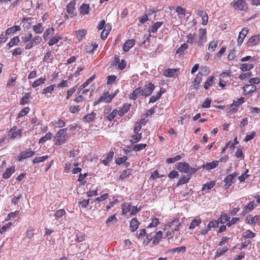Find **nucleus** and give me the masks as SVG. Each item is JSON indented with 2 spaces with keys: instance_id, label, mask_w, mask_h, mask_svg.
I'll list each match as a JSON object with an SVG mask.
<instances>
[{
  "instance_id": "1",
  "label": "nucleus",
  "mask_w": 260,
  "mask_h": 260,
  "mask_svg": "<svg viewBox=\"0 0 260 260\" xmlns=\"http://www.w3.org/2000/svg\"><path fill=\"white\" fill-rule=\"evenodd\" d=\"M249 84L245 85L243 87V94L247 95L252 93L256 90V87L255 85L260 83V78L258 77H254L249 79Z\"/></svg>"
},
{
  "instance_id": "13",
  "label": "nucleus",
  "mask_w": 260,
  "mask_h": 260,
  "mask_svg": "<svg viewBox=\"0 0 260 260\" xmlns=\"http://www.w3.org/2000/svg\"><path fill=\"white\" fill-rule=\"evenodd\" d=\"M177 169L180 172L188 173L189 171V165L185 161L180 162L177 164Z\"/></svg>"
},
{
  "instance_id": "49",
  "label": "nucleus",
  "mask_w": 260,
  "mask_h": 260,
  "mask_svg": "<svg viewBox=\"0 0 260 260\" xmlns=\"http://www.w3.org/2000/svg\"><path fill=\"white\" fill-rule=\"evenodd\" d=\"M52 134L50 132L47 133L44 137L41 138L39 139V143L43 144L46 142L47 140L51 139L52 138Z\"/></svg>"
},
{
  "instance_id": "33",
  "label": "nucleus",
  "mask_w": 260,
  "mask_h": 260,
  "mask_svg": "<svg viewBox=\"0 0 260 260\" xmlns=\"http://www.w3.org/2000/svg\"><path fill=\"white\" fill-rule=\"evenodd\" d=\"M31 96V93L28 92L25 93L24 96H23L21 99L20 100V104L21 105H24L28 103L30 101L29 99Z\"/></svg>"
},
{
  "instance_id": "41",
  "label": "nucleus",
  "mask_w": 260,
  "mask_h": 260,
  "mask_svg": "<svg viewBox=\"0 0 260 260\" xmlns=\"http://www.w3.org/2000/svg\"><path fill=\"white\" fill-rule=\"evenodd\" d=\"M202 223V220L200 218H196L194 219L189 226V229L190 230L194 229L196 227L199 226V225Z\"/></svg>"
},
{
  "instance_id": "31",
  "label": "nucleus",
  "mask_w": 260,
  "mask_h": 260,
  "mask_svg": "<svg viewBox=\"0 0 260 260\" xmlns=\"http://www.w3.org/2000/svg\"><path fill=\"white\" fill-rule=\"evenodd\" d=\"M89 6L88 4H83L79 8L80 14L84 15H87L89 13Z\"/></svg>"
},
{
  "instance_id": "30",
  "label": "nucleus",
  "mask_w": 260,
  "mask_h": 260,
  "mask_svg": "<svg viewBox=\"0 0 260 260\" xmlns=\"http://www.w3.org/2000/svg\"><path fill=\"white\" fill-rule=\"evenodd\" d=\"M254 208V202L251 201L245 207L243 211V214H245L251 211H252Z\"/></svg>"
},
{
  "instance_id": "7",
  "label": "nucleus",
  "mask_w": 260,
  "mask_h": 260,
  "mask_svg": "<svg viewBox=\"0 0 260 260\" xmlns=\"http://www.w3.org/2000/svg\"><path fill=\"white\" fill-rule=\"evenodd\" d=\"M115 94H109L108 92H104L96 102V104L102 102L110 103L115 97Z\"/></svg>"
},
{
  "instance_id": "25",
  "label": "nucleus",
  "mask_w": 260,
  "mask_h": 260,
  "mask_svg": "<svg viewBox=\"0 0 260 260\" xmlns=\"http://www.w3.org/2000/svg\"><path fill=\"white\" fill-rule=\"evenodd\" d=\"M96 116V114L93 112L91 113L86 115L83 118V120L85 122H92L94 120Z\"/></svg>"
},
{
  "instance_id": "45",
  "label": "nucleus",
  "mask_w": 260,
  "mask_h": 260,
  "mask_svg": "<svg viewBox=\"0 0 260 260\" xmlns=\"http://www.w3.org/2000/svg\"><path fill=\"white\" fill-rule=\"evenodd\" d=\"M256 236V234L253 233L250 230H246L245 232L243 233L242 237L245 239H249L251 238H254Z\"/></svg>"
},
{
  "instance_id": "44",
  "label": "nucleus",
  "mask_w": 260,
  "mask_h": 260,
  "mask_svg": "<svg viewBox=\"0 0 260 260\" xmlns=\"http://www.w3.org/2000/svg\"><path fill=\"white\" fill-rule=\"evenodd\" d=\"M230 218L226 214H222L217 219L219 223L223 224L227 222Z\"/></svg>"
},
{
  "instance_id": "5",
  "label": "nucleus",
  "mask_w": 260,
  "mask_h": 260,
  "mask_svg": "<svg viewBox=\"0 0 260 260\" xmlns=\"http://www.w3.org/2000/svg\"><path fill=\"white\" fill-rule=\"evenodd\" d=\"M168 226L170 227H172V226H175L174 229L172 230L171 232H168L166 236H170L171 237H173V235L174 234V231H178L180 228L182 226V224L179 221V218H176L174 219L172 221L169 222L167 224Z\"/></svg>"
},
{
  "instance_id": "10",
  "label": "nucleus",
  "mask_w": 260,
  "mask_h": 260,
  "mask_svg": "<svg viewBox=\"0 0 260 260\" xmlns=\"http://www.w3.org/2000/svg\"><path fill=\"white\" fill-rule=\"evenodd\" d=\"M35 154V152L30 149H27L25 151L21 152L19 155L17 156V159L18 161H21L29 157L33 156Z\"/></svg>"
},
{
  "instance_id": "43",
  "label": "nucleus",
  "mask_w": 260,
  "mask_h": 260,
  "mask_svg": "<svg viewBox=\"0 0 260 260\" xmlns=\"http://www.w3.org/2000/svg\"><path fill=\"white\" fill-rule=\"evenodd\" d=\"M54 28L52 27L47 29L43 35V38L44 40H47L49 38V36L52 35L54 34Z\"/></svg>"
},
{
  "instance_id": "29",
  "label": "nucleus",
  "mask_w": 260,
  "mask_h": 260,
  "mask_svg": "<svg viewBox=\"0 0 260 260\" xmlns=\"http://www.w3.org/2000/svg\"><path fill=\"white\" fill-rule=\"evenodd\" d=\"M142 137V133H135V135L132 136L130 142L132 144L137 143L141 141Z\"/></svg>"
},
{
  "instance_id": "20",
  "label": "nucleus",
  "mask_w": 260,
  "mask_h": 260,
  "mask_svg": "<svg viewBox=\"0 0 260 260\" xmlns=\"http://www.w3.org/2000/svg\"><path fill=\"white\" fill-rule=\"evenodd\" d=\"M142 88L141 87H139L137 88H136L135 90H134L133 92L130 95V99H132L133 100H136L138 96L140 95H142Z\"/></svg>"
},
{
  "instance_id": "14",
  "label": "nucleus",
  "mask_w": 260,
  "mask_h": 260,
  "mask_svg": "<svg viewBox=\"0 0 260 260\" xmlns=\"http://www.w3.org/2000/svg\"><path fill=\"white\" fill-rule=\"evenodd\" d=\"M248 31V28L247 27H243L242 29V30L240 32L237 39V43L239 46H240L243 43Z\"/></svg>"
},
{
  "instance_id": "58",
  "label": "nucleus",
  "mask_w": 260,
  "mask_h": 260,
  "mask_svg": "<svg viewBox=\"0 0 260 260\" xmlns=\"http://www.w3.org/2000/svg\"><path fill=\"white\" fill-rule=\"evenodd\" d=\"M219 222L218 220H212L211 221L209 222V223L207 225L208 229L210 230L212 228H216L218 226Z\"/></svg>"
},
{
  "instance_id": "48",
  "label": "nucleus",
  "mask_w": 260,
  "mask_h": 260,
  "mask_svg": "<svg viewBox=\"0 0 260 260\" xmlns=\"http://www.w3.org/2000/svg\"><path fill=\"white\" fill-rule=\"evenodd\" d=\"M186 9L181 6H178L176 9V12L180 18L184 17L185 16Z\"/></svg>"
},
{
  "instance_id": "61",
  "label": "nucleus",
  "mask_w": 260,
  "mask_h": 260,
  "mask_svg": "<svg viewBox=\"0 0 260 260\" xmlns=\"http://www.w3.org/2000/svg\"><path fill=\"white\" fill-rule=\"evenodd\" d=\"M218 45V42L213 41L211 42L208 46V50L210 51L213 52L215 50L216 48L217 47Z\"/></svg>"
},
{
  "instance_id": "17",
  "label": "nucleus",
  "mask_w": 260,
  "mask_h": 260,
  "mask_svg": "<svg viewBox=\"0 0 260 260\" xmlns=\"http://www.w3.org/2000/svg\"><path fill=\"white\" fill-rule=\"evenodd\" d=\"M135 44V40L134 39H130L126 41L123 46V49L125 52H128Z\"/></svg>"
},
{
  "instance_id": "40",
  "label": "nucleus",
  "mask_w": 260,
  "mask_h": 260,
  "mask_svg": "<svg viewBox=\"0 0 260 260\" xmlns=\"http://www.w3.org/2000/svg\"><path fill=\"white\" fill-rule=\"evenodd\" d=\"M48 155H44L42 156H37L35 157L32 160L33 164H39L42 162H44L45 160L48 158Z\"/></svg>"
},
{
  "instance_id": "27",
  "label": "nucleus",
  "mask_w": 260,
  "mask_h": 260,
  "mask_svg": "<svg viewBox=\"0 0 260 260\" xmlns=\"http://www.w3.org/2000/svg\"><path fill=\"white\" fill-rule=\"evenodd\" d=\"M33 31L37 34H41L44 31V27L41 23L32 26Z\"/></svg>"
},
{
  "instance_id": "36",
  "label": "nucleus",
  "mask_w": 260,
  "mask_h": 260,
  "mask_svg": "<svg viewBox=\"0 0 260 260\" xmlns=\"http://www.w3.org/2000/svg\"><path fill=\"white\" fill-rule=\"evenodd\" d=\"M114 153L113 151H110L108 154L107 155L106 159H104L102 160V163L104 164L105 166H107L109 162L112 160L113 157L114 156Z\"/></svg>"
},
{
  "instance_id": "9",
  "label": "nucleus",
  "mask_w": 260,
  "mask_h": 260,
  "mask_svg": "<svg viewBox=\"0 0 260 260\" xmlns=\"http://www.w3.org/2000/svg\"><path fill=\"white\" fill-rule=\"evenodd\" d=\"M155 86L154 85L151 83L149 82L148 84H146L144 87V88H142V96H149L152 94L153 90H154Z\"/></svg>"
},
{
  "instance_id": "22",
  "label": "nucleus",
  "mask_w": 260,
  "mask_h": 260,
  "mask_svg": "<svg viewBox=\"0 0 260 260\" xmlns=\"http://www.w3.org/2000/svg\"><path fill=\"white\" fill-rule=\"evenodd\" d=\"M76 1L73 0L67 6V12L69 15H72L75 9Z\"/></svg>"
},
{
  "instance_id": "47",
  "label": "nucleus",
  "mask_w": 260,
  "mask_h": 260,
  "mask_svg": "<svg viewBox=\"0 0 260 260\" xmlns=\"http://www.w3.org/2000/svg\"><path fill=\"white\" fill-rule=\"evenodd\" d=\"M61 39L62 37L60 36L56 35L49 40L48 44L50 46H52L57 43L59 40H61Z\"/></svg>"
},
{
  "instance_id": "56",
  "label": "nucleus",
  "mask_w": 260,
  "mask_h": 260,
  "mask_svg": "<svg viewBox=\"0 0 260 260\" xmlns=\"http://www.w3.org/2000/svg\"><path fill=\"white\" fill-rule=\"evenodd\" d=\"M30 41L32 42L34 46L40 44L42 42V39L39 36H36L33 38H31Z\"/></svg>"
},
{
  "instance_id": "26",
  "label": "nucleus",
  "mask_w": 260,
  "mask_h": 260,
  "mask_svg": "<svg viewBox=\"0 0 260 260\" xmlns=\"http://www.w3.org/2000/svg\"><path fill=\"white\" fill-rule=\"evenodd\" d=\"M21 27L19 25H14L10 28H8L6 30V35H9L12 34H14L17 31H20Z\"/></svg>"
},
{
  "instance_id": "50",
  "label": "nucleus",
  "mask_w": 260,
  "mask_h": 260,
  "mask_svg": "<svg viewBox=\"0 0 260 260\" xmlns=\"http://www.w3.org/2000/svg\"><path fill=\"white\" fill-rule=\"evenodd\" d=\"M45 81H46V78L45 77L40 78L35 80L32 83L31 86L33 88H36V87L40 86L41 84L44 83Z\"/></svg>"
},
{
  "instance_id": "4",
  "label": "nucleus",
  "mask_w": 260,
  "mask_h": 260,
  "mask_svg": "<svg viewBox=\"0 0 260 260\" xmlns=\"http://www.w3.org/2000/svg\"><path fill=\"white\" fill-rule=\"evenodd\" d=\"M68 128H62L59 129L56 135L57 139L55 142V144L57 145H61L65 143L67 140L68 137L67 134L66 133Z\"/></svg>"
},
{
  "instance_id": "57",
  "label": "nucleus",
  "mask_w": 260,
  "mask_h": 260,
  "mask_svg": "<svg viewBox=\"0 0 260 260\" xmlns=\"http://www.w3.org/2000/svg\"><path fill=\"white\" fill-rule=\"evenodd\" d=\"M190 178L189 176H184L180 178L177 182V185L179 186L187 183L189 181Z\"/></svg>"
},
{
  "instance_id": "39",
  "label": "nucleus",
  "mask_w": 260,
  "mask_h": 260,
  "mask_svg": "<svg viewBox=\"0 0 260 260\" xmlns=\"http://www.w3.org/2000/svg\"><path fill=\"white\" fill-rule=\"evenodd\" d=\"M162 22H157L154 23L149 30V32L155 33L157 29L162 25Z\"/></svg>"
},
{
  "instance_id": "32",
  "label": "nucleus",
  "mask_w": 260,
  "mask_h": 260,
  "mask_svg": "<svg viewBox=\"0 0 260 260\" xmlns=\"http://www.w3.org/2000/svg\"><path fill=\"white\" fill-rule=\"evenodd\" d=\"M254 66L252 63H244L240 65V69L242 72H247L250 71L253 68Z\"/></svg>"
},
{
  "instance_id": "52",
  "label": "nucleus",
  "mask_w": 260,
  "mask_h": 260,
  "mask_svg": "<svg viewBox=\"0 0 260 260\" xmlns=\"http://www.w3.org/2000/svg\"><path fill=\"white\" fill-rule=\"evenodd\" d=\"M52 125L56 127H62L65 125V122L60 119H58L52 122Z\"/></svg>"
},
{
  "instance_id": "21",
  "label": "nucleus",
  "mask_w": 260,
  "mask_h": 260,
  "mask_svg": "<svg viewBox=\"0 0 260 260\" xmlns=\"http://www.w3.org/2000/svg\"><path fill=\"white\" fill-rule=\"evenodd\" d=\"M15 167L11 166L9 168H7L3 174V178L5 179L9 178L12 174L15 172Z\"/></svg>"
},
{
  "instance_id": "55",
  "label": "nucleus",
  "mask_w": 260,
  "mask_h": 260,
  "mask_svg": "<svg viewBox=\"0 0 260 260\" xmlns=\"http://www.w3.org/2000/svg\"><path fill=\"white\" fill-rule=\"evenodd\" d=\"M132 173V170L131 169H127L126 170L123 171L119 176V179L123 180L126 177H128Z\"/></svg>"
},
{
  "instance_id": "53",
  "label": "nucleus",
  "mask_w": 260,
  "mask_h": 260,
  "mask_svg": "<svg viewBox=\"0 0 260 260\" xmlns=\"http://www.w3.org/2000/svg\"><path fill=\"white\" fill-rule=\"evenodd\" d=\"M146 147H147L146 144H139L135 145L133 147L132 150L135 152H138L140 150L145 149Z\"/></svg>"
},
{
  "instance_id": "34",
  "label": "nucleus",
  "mask_w": 260,
  "mask_h": 260,
  "mask_svg": "<svg viewBox=\"0 0 260 260\" xmlns=\"http://www.w3.org/2000/svg\"><path fill=\"white\" fill-rule=\"evenodd\" d=\"M257 220V216H253L252 215H249L246 218V222L248 224H254Z\"/></svg>"
},
{
  "instance_id": "35",
  "label": "nucleus",
  "mask_w": 260,
  "mask_h": 260,
  "mask_svg": "<svg viewBox=\"0 0 260 260\" xmlns=\"http://www.w3.org/2000/svg\"><path fill=\"white\" fill-rule=\"evenodd\" d=\"M162 238V233L161 231L157 232L156 235L154 237V239L152 241V244L153 245L157 244L161 239Z\"/></svg>"
},
{
  "instance_id": "37",
  "label": "nucleus",
  "mask_w": 260,
  "mask_h": 260,
  "mask_svg": "<svg viewBox=\"0 0 260 260\" xmlns=\"http://www.w3.org/2000/svg\"><path fill=\"white\" fill-rule=\"evenodd\" d=\"M131 205L128 203H124L121 205L122 214H126L131 210Z\"/></svg>"
},
{
  "instance_id": "59",
  "label": "nucleus",
  "mask_w": 260,
  "mask_h": 260,
  "mask_svg": "<svg viewBox=\"0 0 260 260\" xmlns=\"http://www.w3.org/2000/svg\"><path fill=\"white\" fill-rule=\"evenodd\" d=\"M188 46L187 43H184L182 44L180 47L177 50L176 54H179L180 55L182 54L184 50L188 48Z\"/></svg>"
},
{
  "instance_id": "28",
  "label": "nucleus",
  "mask_w": 260,
  "mask_h": 260,
  "mask_svg": "<svg viewBox=\"0 0 260 260\" xmlns=\"http://www.w3.org/2000/svg\"><path fill=\"white\" fill-rule=\"evenodd\" d=\"M76 36L79 41H82L85 36L87 31L84 29H80L75 32Z\"/></svg>"
},
{
  "instance_id": "24",
  "label": "nucleus",
  "mask_w": 260,
  "mask_h": 260,
  "mask_svg": "<svg viewBox=\"0 0 260 260\" xmlns=\"http://www.w3.org/2000/svg\"><path fill=\"white\" fill-rule=\"evenodd\" d=\"M186 42L188 44H193L197 42V35L196 33H189L186 36Z\"/></svg>"
},
{
  "instance_id": "2",
  "label": "nucleus",
  "mask_w": 260,
  "mask_h": 260,
  "mask_svg": "<svg viewBox=\"0 0 260 260\" xmlns=\"http://www.w3.org/2000/svg\"><path fill=\"white\" fill-rule=\"evenodd\" d=\"M231 74L230 72H222L219 76V85L222 89H223L226 86L230 84V81L231 80Z\"/></svg>"
},
{
  "instance_id": "6",
  "label": "nucleus",
  "mask_w": 260,
  "mask_h": 260,
  "mask_svg": "<svg viewBox=\"0 0 260 260\" xmlns=\"http://www.w3.org/2000/svg\"><path fill=\"white\" fill-rule=\"evenodd\" d=\"M16 126H13L8 132V136L10 140H14L20 138L22 133V129H17Z\"/></svg>"
},
{
  "instance_id": "46",
  "label": "nucleus",
  "mask_w": 260,
  "mask_h": 260,
  "mask_svg": "<svg viewBox=\"0 0 260 260\" xmlns=\"http://www.w3.org/2000/svg\"><path fill=\"white\" fill-rule=\"evenodd\" d=\"M229 249L228 247H224L222 248H219L217 249L215 257H218L222 255H223Z\"/></svg>"
},
{
  "instance_id": "62",
  "label": "nucleus",
  "mask_w": 260,
  "mask_h": 260,
  "mask_svg": "<svg viewBox=\"0 0 260 260\" xmlns=\"http://www.w3.org/2000/svg\"><path fill=\"white\" fill-rule=\"evenodd\" d=\"M30 109L29 107H25L22 110H21L18 115L17 118H20L28 113Z\"/></svg>"
},
{
  "instance_id": "38",
  "label": "nucleus",
  "mask_w": 260,
  "mask_h": 260,
  "mask_svg": "<svg viewBox=\"0 0 260 260\" xmlns=\"http://www.w3.org/2000/svg\"><path fill=\"white\" fill-rule=\"evenodd\" d=\"M20 42V39L18 36H16L11 39L10 41L8 43L7 45L10 48L13 46L17 45Z\"/></svg>"
},
{
  "instance_id": "11",
  "label": "nucleus",
  "mask_w": 260,
  "mask_h": 260,
  "mask_svg": "<svg viewBox=\"0 0 260 260\" xmlns=\"http://www.w3.org/2000/svg\"><path fill=\"white\" fill-rule=\"evenodd\" d=\"M199 36L197 41L199 46H201L204 42L206 41L207 30L205 28H200L199 30Z\"/></svg>"
},
{
  "instance_id": "54",
  "label": "nucleus",
  "mask_w": 260,
  "mask_h": 260,
  "mask_svg": "<svg viewBox=\"0 0 260 260\" xmlns=\"http://www.w3.org/2000/svg\"><path fill=\"white\" fill-rule=\"evenodd\" d=\"M215 181H211L204 184L202 188V190L204 191L205 189H210L213 188L215 185Z\"/></svg>"
},
{
  "instance_id": "64",
  "label": "nucleus",
  "mask_w": 260,
  "mask_h": 260,
  "mask_svg": "<svg viewBox=\"0 0 260 260\" xmlns=\"http://www.w3.org/2000/svg\"><path fill=\"white\" fill-rule=\"evenodd\" d=\"M66 211L64 209H59L56 211L54 216L56 218H60L63 215H65Z\"/></svg>"
},
{
  "instance_id": "19",
  "label": "nucleus",
  "mask_w": 260,
  "mask_h": 260,
  "mask_svg": "<svg viewBox=\"0 0 260 260\" xmlns=\"http://www.w3.org/2000/svg\"><path fill=\"white\" fill-rule=\"evenodd\" d=\"M131 105L130 104H125L123 105L119 110L118 111V115L121 117L125 114L130 109Z\"/></svg>"
},
{
  "instance_id": "51",
  "label": "nucleus",
  "mask_w": 260,
  "mask_h": 260,
  "mask_svg": "<svg viewBox=\"0 0 260 260\" xmlns=\"http://www.w3.org/2000/svg\"><path fill=\"white\" fill-rule=\"evenodd\" d=\"M95 75H93L91 76L89 78L87 79L86 81L83 83L79 87V90H82L86 86L89 84L95 78Z\"/></svg>"
},
{
  "instance_id": "63",
  "label": "nucleus",
  "mask_w": 260,
  "mask_h": 260,
  "mask_svg": "<svg viewBox=\"0 0 260 260\" xmlns=\"http://www.w3.org/2000/svg\"><path fill=\"white\" fill-rule=\"evenodd\" d=\"M117 115H118V110L115 109L110 113L106 118L109 121H111L114 119Z\"/></svg>"
},
{
  "instance_id": "18",
  "label": "nucleus",
  "mask_w": 260,
  "mask_h": 260,
  "mask_svg": "<svg viewBox=\"0 0 260 260\" xmlns=\"http://www.w3.org/2000/svg\"><path fill=\"white\" fill-rule=\"evenodd\" d=\"M140 222L136 217L132 219L130 222L129 228L133 232H135L139 228Z\"/></svg>"
},
{
  "instance_id": "60",
  "label": "nucleus",
  "mask_w": 260,
  "mask_h": 260,
  "mask_svg": "<svg viewBox=\"0 0 260 260\" xmlns=\"http://www.w3.org/2000/svg\"><path fill=\"white\" fill-rule=\"evenodd\" d=\"M186 251V247L184 246H182L180 247H178L177 248H174L171 249L169 250V252H184Z\"/></svg>"
},
{
  "instance_id": "3",
  "label": "nucleus",
  "mask_w": 260,
  "mask_h": 260,
  "mask_svg": "<svg viewBox=\"0 0 260 260\" xmlns=\"http://www.w3.org/2000/svg\"><path fill=\"white\" fill-rule=\"evenodd\" d=\"M230 5L237 11H244L248 9V5L245 0H235L230 3Z\"/></svg>"
},
{
  "instance_id": "16",
  "label": "nucleus",
  "mask_w": 260,
  "mask_h": 260,
  "mask_svg": "<svg viewBox=\"0 0 260 260\" xmlns=\"http://www.w3.org/2000/svg\"><path fill=\"white\" fill-rule=\"evenodd\" d=\"M219 161L214 160L211 162H207L205 164H203L201 168L207 170H210L215 168L218 165Z\"/></svg>"
},
{
  "instance_id": "15",
  "label": "nucleus",
  "mask_w": 260,
  "mask_h": 260,
  "mask_svg": "<svg viewBox=\"0 0 260 260\" xmlns=\"http://www.w3.org/2000/svg\"><path fill=\"white\" fill-rule=\"evenodd\" d=\"M259 41L258 35H254L251 37L246 43L247 47H252L256 45Z\"/></svg>"
},
{
  "instance_id": "8",
  "label": "nucleus",
  "mask_w": 260,
  "mask_h": 260,
  "mask_svg": "<svg viewBox=\"0 0 260 260\" xmlns=\"http://www.w3.org/2000/svg\"><path fill=\"white\" fill-rule=\"evenodd\" d=\"M237 176L238 174L236 172L226 176L223 180L224 182V187L225 189H228L234 183L233 180L234 178L236 177Z\"/></svg>"
},
{
  "instance_id": "12",
  "label": "nucleus",
  "mask_w": 260,
  "mask_h": 260,
  "mask_svg": "<svg viewBox=\"0 0 260 260\" xmlns=\"http://www.w3.org/2000/svg\"><path fill=\"white\" fill-rule=\"evenodd\" d=\"M179 72V69H168L164 71L163 75L167 78H174L178 76Z\"/></svg>"
},
{
  "instance_id": "23",
  "label": "nucleus",
  "mask_w": 260,
  "mask_h": 260,
  "mask_svg": "<svg viewBox=\"0 0 260 260\" xmlns=\"http://www.w3.org/2000/svg\"><path fill=\"white\" fill-rule=\"evenodd\" d=\"M202 76H203L202 73H201V72H199L198 73V74L197 75L196 77H195V78L194 79V81H193V82L194 83V88L196 89V90L198 89L199 88V86H200L199 84L200 83V82L202 81Z\"/></svg>"
},
{
  "instance_id": "42",
  "label": "nucleus",
  "mask_w": 260,
  "mask_h": 260,
  "mask_svg": "<svg viewBox=\"0 0 260 260\" xmlns=\"http://www.w3.org/2000/svg\"><path fill=\"white\" fill-rule=\"evenodd\" d=\"M214 78V77L213 76H211L208 77L204 84L205 89H208L210 87H211L213 83Z\"/></svg>"
}]
</instances>
